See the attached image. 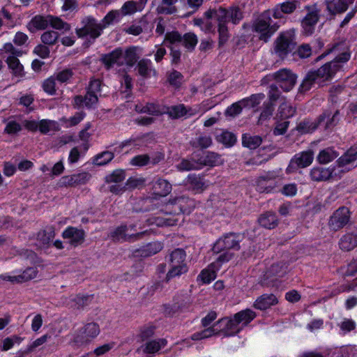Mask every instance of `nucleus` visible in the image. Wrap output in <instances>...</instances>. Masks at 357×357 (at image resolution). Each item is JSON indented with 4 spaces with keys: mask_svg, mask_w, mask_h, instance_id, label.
Wrapping results in <instances>:
<instances>
[{
    "mask_svg": "<svg viewBox=\"0 0 357 357\" xmlns=\"http://www.w3.org/2000/svg\"><path fill=\"white\" fill-rule=\"evenodd\" d=\"M314 84H318V82H317L314 75L310 72L301 84L299 91L301 93H305L311 89Z\"/></svg>",
    "mask_w": 357,
    "mask_h": 357,
    "instance_id": "obj_54",
    "label": "nucleus"
},
{
    "mask_svg": "<svg viewBox=\"0 0 357 357\" xmlns=\"http://www.w3.org/2000/svg\"><path fill=\"white\" fill-rule=\"evenodd\" d=\"M151 161V158L149 155L143 154L135 156L130 160V164L132 166L143 167L148 165Z\"/></svg>",
    "mask_w": 357,
    "mask_h": 357,
    "instance_id": "obj_59",
    "label": "nucleus"
},
{
    "mask_svg": "<svg viewBox=\"0 0 357 357\" xmlns=\"http://www.w3.org/2000/svg\"><path fill=\"white\" fill-rule=\"evenodd\" d=\"M171 268L167 272L165 278V281L169 282L171 279L179 276L183 273H185L188 271L186 265L181 266H170Z\"/></svg>",
    "mask_w": 357,
    "mask_h": 357,
    "instance_id": "obj_45",
    "label": "nucleus"
},
{
    "mask_svg": "<svg viewBox=\"0 0 357 357\" xmlns=\"http://www.w3.org/2000/svg\"><path fill=\"white\" fill-rule=\"evenodd\" d=\"M234 317V321L238 324L240 323H243L245 325H247L252 319H255L256 317V313L250 309H246L235 314Z\"/></svg>",
    "mask_w": 357,
    "mask_h": 357,
    "instance_id": "obj_33",
    "label": "nucleus"
},
{
    "mask_svg": "<svg viewBox=\"0 0 357 357\" xmlns=\"http://www.w3.org/2000/svg\"><path fill=\"white\" fill-rule=\"evenodd\" d=\"M337 157V153L332 149L328 148L321 151L317 155L320 164H327Z\"/></svg>",
    "mask_w": 357,
    "mask_h": 357,
    "instance_id": "obj_37",
    "label": "nucleus"
},
{
    "mask_svg": "<svg viewBox=\"0 0 357 357\" xmlns=\"http://www.w3.org/2000/svg\"><path fill=\"white\" fill-rule=\"evenodd\" d=\"M197 42V37L193 33H187L183 36V45L187 49L193 50Z\"/></svg>",
    "mask_w": 357,
    "mask_h": 357,
    "instance_id": "obj_57",
    "label": "nucleus"
},
{
    "mask_svg": "<svg viewBox=\"0 0 357 357\" xmlns=\"http://www.w3.org/2000/svg\"><path fill=\"white\" fill-rule=\"evenodd\" d=\"M296 54L301 59L308 58L312 54L311 47L307 44H303L298 47Z\"/></svg>",
    "mask_w": 357,
    "mask_h": 357,
    "instance_id": "obj_64",
    "label": "nucleus"
},
{
    "mask_svg": "<svg viewBox=\"0 0 357 357\" xmlns=\"http://www.w3.org/2000/svg\"><path fill=\"white\" fill-rule=\"evenodd\" d=\"M83 27L77 29L76 33L79 38L89 36L93 40L98 38L104 29V26L92 17H87L82 21Z\"/></svg>",
    "mask_w": 357,
    "mask_h": 357,
    "instance_id": "obj_5",
    "label": "nucleus"
},
{
    "mask_svg": "<svg viewBox=\"0 0 357 357\" xmlns=\"http://www.w3.org/2000/svg\"><path fill=\"white\" fill-rule=\"evenodd\" d=\"M59 38V33L54 31H47L40 37L42 42L45 45H52Z\"/></svg>",
    "mask_w": 357,
    "mask_h": 357,
    "instance_id": "obj_53",
    "label": "nucleus"
},
{
    "mask_svg": "<svg viewBox=\"0 0 357 357\" xmlns=\"http://www.w3.org/2000/svg\"><path fill=\"white\" fill-rule=\"evenodd\" d=\"M177 2V0H162V6L158 7L159 13L172 14L176 12V9L174 6H171Z\"/></svg>",
    "mask_w": 357,
    "mask_h": 357,
    "instance_id": "obj_50",
    "label": "nucleus"
},
{
    "mask_svg": "<svg viewBox=\"0 0 357 357\" xmlns=\"http://www.w3.org/2000/svg\"><path fill=\"white\" fill-rule=\"evenodd\" d=\"M148 234L147 231L130 233L129 228L126 225L120 226L110 233L109 237L113 241H119L123 240L126 241H135L142 238Z\"/></svg>",
    "mask_w": 357,
    "mask_h": 357,
    "instance_id": "obj_8",
    "label": "nucleus"
},
{
    "mask_svg": "<svg viewBox=\"0 0 357 357\" xmlns=\"http://www.w3.org/2000/svg\"><path fill=\"white\" fill-rule=\"evenodd\" d=\"M194 206V201L183 196L172 199L167 204V208H172V211L175 214L189 213Z\"/></svg>",
    "mask_w": 357,
    "mask_h": 357,
    "instance_id": "obj_12",
    "label": "nucleus"
},
{
    "mask_svg": "<svg viewBox=\"0 0 357 357\" xmlns=\"http://www.w3.org/2000/svg\"><path fill=\"white\" fill-rule=\"evenodd\" d=\"M270 18H257L252 24V30L259 34L261 40L267 42L271 36L277 31L278 26L270 24Z\"/></svg>",
    "mask_w": 357,
    "mask_h": 357,
    "instance_id": "obj_7",
    "label": "nucleus"
},
{
    "mask_svg": "<svg viewBox=\"0 0 357 357\" xmlns=\"http://www.w3.org/2000/svg\"><path fill=\"white\" fill-rule=\"evenodd\" d=\"M125 184L127 190H132L136 188H140L144 186L145 178L142 177H130L127 180Z\"/></svg>",
    "mask_w": 357,
    "mask_h": 357,
    "instance_id": "obj_51",
    "label": "nucleus"
},
{
    "mask_svg": "<svg viewBox=\"0 0 357 357\" xmlns=\"http://www.w3.org/2000/svg\"><path fill=\"white\" fill-rule=\"evenodd\" d=\"M262 138L259 135H251L250 134H243L242 135V144L244 147L250 149H255L262 143Z\"/></svg>",
    "mask_w": 357,
    "mask_h": 357,
    "instance_id": "obj_29",
    "label": "nucleus"
},
{
    "mask_svg": "<svg viewBox=\"0 0 357 357\" xmlns=\"http://www.w3.org/2000/svg\"><path fill=\"white\" fill-rule=\"evenodd\" d=\"M49 24L54 29L58 30L69 31L70 26L68 23L63 22L61 18L49 15Z\"/></svg>",
    "mask_w": 357,
    "mask_h": 357,
    "instance_id": "obj_44",
    "label": "nucleus"
},
{
    "mask_svg": "<svg viewBox=\"0 0 357 357\" xmlns=\"http://www.w3.org/2000/svg\"><path fill=\"white\" fill-rule=\"evenodd\" d=\"M287 266L283 262H275L264 273L260 283L265 287H274L277 284L278 278L287 273Z\"/></svg>",
    "mask_w": 357,
    "mask_h": 357,
    "instance_id": "obj_3",
    "label": "nucleus"
},
{
    "mask_svg": "<svg viewBox=\"0 0 357 357\" xmlns=\"http://www.w3.org/2000/svg\"><path fill=\"white\" fill-rule=\"evenodd\" d=\"M271 179V177L268 176L258 177L255 181L256 190L261 193H270L275 188L274 185L268 183Z\"/></svg>",
    "mask_w": 357,
    "mask_h": 357,
    "instance_id": "obj_31",
    "label": "nucleus"
},
{
    "mask_svg": "<svg viewBox=\"0 0 357 357\" xmlns=\"http://www.w3.org/2000/svg\"><path fill=\"white\" fill-rule=\"evenodd\" d=\"M296 36L294 29L281 32L273 43V52L281 59H284L296 47Z\"/></svg>",
    "mask_w": 357,
    "mask_h": 357,
    "instance_id": "obj_2",
    "label": "nucleus"
},
{
    "mask_svg": "<svg viewBox=\"0 0 357 357\" xmlns=\"http://www.w3.org/2000/svg\"><path fill=\"white\" fill-rule=\"evenodd\" d=\"M333 170L330 168L315 167L310 170V176L313 181H326L332 177Z\"/></svg>",
    "mask_w": 357,
    "mask_h": 357,
    "instance_id": "obj_17",
    "label": "nucleus"
},
{
    "mask_svg": "<svg viewBox=\"0 0 357 357\" xmlns=\"http://www.w3.org/2000/svg\"><path fill=\"white\" fill-rule=\"evenodd\" d=\"M314 160V153L312 150L301 152L296 154L291 160L287 168L288 173H291L297 168H305L310 166Z\"/></svg>",
    "mask_w": 357,
    "mask_h": 357,
    "instance_id": "obj_10",
    "label": "nucleus"
},
{
    "mask_svg": "<svg viewBox=\"0 0 357 357\" xmlns=\"http://www.w3.org/2000/svg\"><path fill=\"white\" fill-rule=\"evenodd\" d=\"M162 248V245L161 243L155 241L148 243L139 250H137V252H139L142 257H146L158 253Z\"/></svg>",
    "mask_w": 357,
    "mask_h": 357,
    "instance_id": "obj_32",
    "label": "nucleus"
},
{
    "mask_svg": "<svg viewBox=\"0 0 357 357\" xmlns=\"http://www.w3.org/2000/svg\"><path fill=\"white\" fill-rule=\"evenodd\" d=\"M135 109L138 112L147 113L152 115H159L162 114L159 107L153 103H147L145 106L137 105Z\"/></svg>",
    "mask_w": 357,
    "mask_h": 357,
    "instance_id": "obj_42",
    "label": "nucleus"
},
{
    "mask_svg": "<svg viewBox=\"0 0 357 357\" xmlns=\"http://www.w3.org/2000/svg\"><path fill=\"white\" fill-rule=\"evenodd\" d=\"M350 58V53L344 51L337 56L333 61L328 62L321 66L319 69L312 71L319 85H321L325 82L330 80L334 75L340 70L341 66L340 63L347 62Z\"/></svg>",
    "mask_w": 357,
    "mask_h": 357,
    "instance_id": "obj_1",
    "label": "nucleus"
},
{
    "mask_svg": "<svg viewBox=\"0 0 357 357\" xmlns=\"http://www.w3.org/2000/svg\"><path fill=\"white\" fill-rule=\"evenodd\" d=\"M139 48L137 47H130L127 48L123 54V59L126 63L129 66H132L139 59L138 52Z\"/></svg>",
    "mask_w": 357,
    "mask_h": 357,
    "instance_id": "obj_36",
    "label": "nucleus"
},
{
    "mask_svg": "<svg viewBox=\"0 0 357 357\" xmlns=\"http://www.w3.org/2000/svg\"><path fill=\"white\" fill-rule=\"evenodd\" d=\"M38 129L41 133L46 134L50 131L59 130V126L54 121L44 119L39 122Z\"/></svg>",
    "mask_w": 357,
    "mask_h": 357,
    "instance_id": "obj_39",
    "label": "nucleus"
},
{
    "mask_svg": "<svg viewBox=\"0 0 357 357\" xmlns=\"http://www.w3.org/2000/svg\"><path fill=\"white\" fill-rule=\"evenodd\" d=\"M348 8L347 3L343 0H333L327 2V9L331 14L341 13Z\"/></svg>",
    "mask_w": 357,
    "mask_h": 357,
    "instance_id": "obj_35",
    "label": "nucleus"
},
{
    "mask_svg": "<svg viewBox=\"0 0 357 357\" xmlns=\"http://www.w3.org/2000/svg\"><path fill=\"white\" fill-rule=\"evenodd\" d=\"M228 15L234 24H237L243 18V13L238 7L231 8L228 11Z\"/></svg>",
    "mask_w": 357,
    "mask_h": 357,
    "instance_id": "obj_63",
    "label": "nucleus"
},
{
    "mask_svg": "<svg viewBox=\"0 0 357 357\" xmlns=\"http://www.w3.org/2000/svg\"><path fill=\"white\" fill-rule=\"evenodd\" d=\"M190 144L193 148L204 149L212 144V139L210 135H199L192 139Z\"/></svg>",
    "mask_w": 357,
    "mask_h": 357,
    "instance_id": "obj_30",
    "label": "nucleus"
},
{
    "mask_svg": "<svg viewBox=\"0 0 357 357\" xmlns=\"http://www.w3.org/2000/svg\"><path fill=\"white\" fill-rule=\"evenodd\" d=\"M167 343V340L163 338L149 341L144 345L143 351L146 354H155L164 347Z\"/></svg>",
    "mask_w": 357,
    "mask_h": 357,
    "instance_id": "obj_26",
    "label": "nucleus"
},
{
    "mask_svg": "<svg viewBox=\"0 0 357 357\" xmlns=\"http://www.w3.org/2000/svg\"><path fill=\"white\" fill-rule=\"evenodd\" d=\"M326 114L320 116L319 119L316 121H310L304 120L300 122L296 126V130L301 134H305L314 130L319 126L321 121L325 119Z\"/></svg>",
    "mask_w": 357,
    "mask_h": 357,
    "instance_id": "obj_25",
    "label": "nucleus"
},
{
    "mask_svg": "<svg viewBox=\"0 0 357 357\" xmlns=\"http://www.w3.org/2000/svg\"><path fill=\"white\" fill-rule=\"evenodd\" d=\"M258 222L265 229H273L278 225V219L275 213L266 211L260 215Z\"/></svg>",
    "mask_w": 357,
    "mask_h": 357,
    "instance_id": "obj_18",
    "label": "nucleus"
},
{
    "mask_svg": "<svg viewBox=\"0 0 357 357\" xmlns=\"http://www.w3.org/2000/svg\"><path fill=\"white\" fill-rule=\"evenodd\" d=\"M350 211L347 207H340L331 217L328 226L333 231L343 228L349 221Z\"/></svg>",
    "mask_w": 357,
    "mask_h": 357,
    "instance_id": "obj_9",
    "label": "nucleus"
},
{
    "mask_svg": "<svg viewBox=\"0 0 357 357\" xmlns=\"http://www.w3.org/2000/svg\"><path fill=\"white\" fill-rule=\"evenodd\" d=\"M125 178L126 174L124 171L121 169H116L106 177V182L108 183H114L117 184L122 182Z\"/></svg>",
    "mask_w": 357,
    "mask_h": 357,
    "instance_id": "obj_55",
    "label": "nucleus"
},
{
    "mask_svg": "<svg viewBox=\"0 0 357 357\" xmlns=\"http://www.w3.org/2000/svg\"><path fill=\"white\" fill-rule=\"evenodd\" d=\"M166 112L172 119H178L184 116L187 111L183 105H178L167 107Z\"/></svg>",
    "mask_w": 357,
    "mask_h": 357,
    "instance_id": "obj_48",
    "label": "nucleus"
},
{
    "mask_svg": "<svg viewBox=\"0 0 357 357\" xmlns=\"http://www.w3.org/2000/svg\"><path fill=\"white\" fill-rule=\"evenodd\" d=\"M217 139L228 147L232 146L236 141L235 135L228 131L222 132L221 135L217 137Z\"/></svg>",
    "mask_w": 357,
    "mask_h": 357,
    "instance_id": "obj_47",
    "label": "nucleus"
},
{
    "mask_svg": "<svg viewBox=\"0 0 357 357\" xmlns=\"http://www.w3.org/2000/svg\"><path fill=\"white\" fill-rule=\"evenodd\" d=\"M188 183L190 188L197 193H201L206 188V185L204 179L201 176L195 174L188 176Z\"/></svg>",
    "mask_w": 357,
    "mask_h": 357,
    "instance_id": "obj_27",
    "label": "nucleus"
},
{
    "mask_svg": "<svg viewBox=\"0 0 357 357\" xmlns=\"http://www.w3.org/2000/svg\"><path fill=\"white\" fill-rule=\"evenodd\" d=\"M183 75L180 72L173 70L168 74L167 80L170 85L178 89L181 86Z\"/></svg>",
    "mask_w": 357,
    "mask_h": 357,
    "instance_id": "obj_52",
    "label": "nucleus"
},
{
    "mask_svg": "<svg viewBox=\"0 0 357 357\" xmlns=\"http://www.w3.org/2000/svg\"><path fill=\"white\" fill-rule=\"evenodd\" d=\"M185 252L182 249H176L170 255V266L186 265L185 264Z\"/></svg>",
    "mask_w": 357,
    "mask_h": 357,
    "instance_id": "obj_38",
    "label": "nucleus"
},
{
    "mask_svg": "<svg viewBox=\"0 0 357 357\" xmlns=\"http://www.w3.org/2000/svg\"><path fill=\"white\" fill-rule=\"evenodd\" d=\"M49 338H50V336L47 334H46V335H44L41 336L40 337L36 339L28 347L25 353L29 354V353L33 351L37 347L45 344ZM24 354V352H20V353H19V355L17 357H23Z\"/></svg>",
    "mask_w": 357,
    "mask_h": 357,
    "instance_id": "obj_49",
    "label": "nucleus"
},
{
    "mask_svg": "<svg viewBox=\"0 0 357 357\" xmlns=\"http://www.w3.org/2000/svg\"><path fill=\"white\" fill-rule=\"evenodd\" d=\"M296 78V75L290 70L283 68L266 77L265 79H267L268 81H275L284 91L288 92L295 86Z\"/></svg>",
    "mask_w": 357,
    "mask_h": 357,
    "instance_id": "obj_4",
    "label": "nucleus"
},
{
    "mask_svg": "<svg viewBox=\"0 0 357 357\" xmlns=\"http://www.w3.org/2000/svg\"><path fill=\"white\" fill-rule=\"evenodd\" d=\"M278 303V299L274 294H263L255 302L254 307L260 310H264Z\"/></svg>",
    "mask_w": 357,
    "mask_h": 357,
    "instance_id": "obj_22",
    "label": "nucleus"
},
{
    "mask_svg": "<svg viewBox=\"0 0 357 357\" xmlns=\"http://www.w3.org/2000/svg\"><path fill=\"white\" fill-rule=\"evenodd\" d=\"M62 236L64 239L68 240L70 245L77 247L84 243L85 239V231L82 229L68 227L63 231Z\"/></svg>",
    "mask_w": 357,
    "mask_h": 357,
    "instance_id": "obj_13",
    "label": "nucleus"
},
{
    "mask_svg": "<svg viewBox=\"0 0 357 357\" xmlns=\"http://www.w3.org/2000/svg\"><path fill=\"white\" fill-rule=\"evenodd\" d=\"M263 93L252 95L250 98L241 100V103L245 107H255L264 98Z\"/></svg>",
    "mask_w": 357,
    "mask_h": 357,
    "instance_id": "obj_46",
    "label": "nucleus"
},
{
    "mask_svg": "<svg viewBox=\"0 0 357 357\" xmlns=\"http://www.w3.org/2000/svg\"><path fill=\"white\" fill-rule=\"evenodd\" d=\"M123 56V51L120 48L114 50L109 54H105L102 61L107 68H111L114 63H117L119 66L123 64V61L121 60Z\"/></svg>",
    "mask_w": 357,
    "mask_h": 357,
    "instance_id": "obj_20",
    "label": "nucleus"
},
{
    "mask_svg": "<svg viewBox=\"0 0 357 357\" xmlns=\"http://www.w3.org/2000/svg\"><path fill=\"white\" fill-rule=\"evenodd\" d=\"M240 241L239 236L234 233H229L220 238L214 248L217 247L222 250H238L241 248Z\"/></svg>",
    "mask_w": 357,
    "mask_h": 357,
    "instance_id": "obj_14",
    "label": "nucleus"
},
{
    "mask_svg": "<svg viewBox=\"0 0 357 357\" xmlns=\"http://www.w3.org/2000/svg\"><path fill=\"white\" fill-rule=\"evenodd\" d=\"M319 20V15L316 12H311L308 13L302 21V26L304 32L307 35L312 34L314 26Z\"/></svg>",
    "mask_w": 357,
    "mask_h": 357,
    "instance_id": "obj_24",
    "label": "nucleus"
},
{
    "mask_svg": "<svg viewBox=\"0 0 357 357\" xmlns=\"http://www.w3.org/2000/svg\"><path fill=\"white\" fill-rule=\"evenodd\" d=\"M152 190L155 195L165 197L171 192L172 185L167 180L159 178L153 183Z\"/></svg>",
    "mask_w": 357,
    "mask_h": 357,
    "instance_id": "obj_21",
    "label": "nucleus"
},
{
    "mask_svg": "<svg viewBox=\"0 0 357 357\" xmlns=\"http://www.w3.org/2000/svg\"><path fill=\"white\" fill-rule=\"evenodd\" d=\"M137 10V3L134 1H126L119 10L121 15L134 14Z\"/></svg>",
    "mask_w": 357,
    "mask_h": 357,
    "instance_id": "obj_56",
    "label": "nucleus"
},
{
    "mask_svg": "<svg viewBox=\"0 0 357 357\" xmlns=\"http://www.w3.org/2000/svg\"><path fill=\"white\" fill-rule=\"evenodd\" d=\"M22 341V338L17 335L6 337L3 340L1 350L3 351H8L11 349L15 343L20 344Z\"/></svg>",
    "mask_w": 357,
    "mask_h": 357,
    "instance_id": "obj_58",
    "label": "nucleus"
},
{
    "mask_svg": "<svg viewBox=\"0 0 357 357\" xmlns=\"http://www.w3.org/2000/svg\"><path fill=\"white\" fill-rule=\"evenodd\" d=\"M18 56H8L6 62L14 75L22 77L24 75V67L17 59Z\"/></svg>",
    "mask_w": 357,
    "mask_h": 357,
    "instance_id": "obj_28",
    "label": "nucleus"
},
{
    "mask_svg": "<svg viewBox=\"0 0 357 357\" xmlns=\"http://www.w3.org/2000/svg\"><path fill=\"white\" fill-rule=\"evenodd\" d=\"M49 15H36L27 24V29L33 33L36 30L45 29L49 25Z\"/></svg>",
    "mask_w": 357,
    "mask_h": 357,
    "instance_id": "obj_23",
    "label": "nucleus"
},
{
    "mask_svg": "<svg viewBox=\"0 0 357 357\" xmlns=\"http://www.w3.org/2000/svg\"><path fill=\"white\" fill-rule=\"evenodd\" d=\"M215 268H217L215 264L212 263L207 268L202 271L199 278L204 283H209L216 278Z\"/></svg>",
    "mask_w": 357,
    "mask_h": 357,
    "instance_id": "obj_41",
    "label": "nucleus"
},
{
    "mask_svg": "<svg viewBox=\"0 0 357 357\" xmlns=\"http://www.w3.org/2000/svg\"><path fill=\"white\" fill-rule=\"evenodd\" d=\"M55 236L54 228L47 227L38 231L36 240L40 247H47Z\"/></svg>",
    "mask_w": 357,
    "mask_h": 357,
    "instance_id": "obj_16",
    "label": "nucleus"
},
{
    "mask_svg": "<svg viewBox=\"0 0 357 357\" xmlns=\"http://www.w3.org/2000/svg\"><path fill=\"white\" fill-rule=\"evenodd\" d=\"M113 158V153L109 151H105L96 156V163L98 165H104L111 161Z\"/></svg>",
    "mask_w": 357,
    "mask_h": 357,
    "instance_id": "obj_62",
    "label": "nucleus"
},
{
    "mask_svg": "<svg viewBox=\"0 0 357 357\" xmlns=\"http://www.w3.org/2000/svg\"><path fill=\"white\" fill-rule=\"evenodd\" d=\"M356 159L357 149H350L338 159L337 162L339 166L343 167L354 162Z\"/></svg>",
    "mask_w": 357,
    "mask_h": 357,
    "instance_id": "obj_40",
    "label": "nucleus"
},
{
    "mask_svg": "<svg viewBox=\"0 0 357 357\" xmlns=\"http://www.w3.org/2000/svg\"><path fill=\"white\" fill-rule=\"evenodd\" d=\"M151 61L148 59H142L138 61L136 68L137 69L138 74L144 77H149L151 73H155V70L151 68Z\"/></svg>",
    "mask_w": 357,
    "mask_h": 357,
    "instance_id": "obj_34",
    "label": "nucleus"
},
{
    "mask_svg": "<svg viewBox=\"0 0 357 357\" xmlns=\"http://www.w3.org/2000/svg\"><path fill=\"white\" fill-rule=\"evenodd\" d=\"M197 164L199 165L200 167L203 166H219L224 164V160L220 154L208 151L197 159Z\"/></svg>",
    "mask_w": 357,
    "mask_h": 357,
    "instance_id": "obj_15",
    "label": "nucleus"
},
{
    "mask_svg": "<svg viewBox=\"0 0 357 357\" xmlns=\"http://www.w3.org/2000/svg\"><path fill=\"white\" fill-rule=\"evenodd\" d=\"M99 333V326L96 323H88L75 334L73 342L77 345L86 344L95 338Z\"/></svg>",
    "mask_w": 357,
    "mask_h": 357,
    "instance_id": "obj_6",
    "label": "nucleus"
},
{
    "mask_svg": "<svg viewBox=\"0 0 357 357\" xmlns=\"http://www.w3.org/2000/svg\"><path fill=\"white\" fill-rule=\"evenodd\" d=\"M90 178V174L84 172L64 176L61 178L59 183L61 187L77 188L86 184Z\"/></svg>",
    "mask_w": 357,
    "mask_h": 357,
    "instance_id": "obj_11",
    "label": "nucleus"
},
{
    "mask_svg": "<svg viewBox=\"0 0 357 357\" xmlns=\"http://www.w3.org/2000/svg\"><path fill=\"white\" fill-rule=\"evenodd\" d=\"M121 15L119 10H111L109 12L100 22L102 25L104 26V29L111 24L114 20L119 19Z\"/></svg>",
    "mask_w": 357,
    "mask_h": 357,
    "instance_id": "obj_60",
    "label": "nucleus"
},
{
    "mask_svg": "<svg viewBox=\"0 0 357 357\" xmlns=\"http://www.w3.org/2000/svg\"><path fill=\"white\" fill-rule=\"evenodd\" d=\"M219 46L225 45L229 39L228 29L225 24H218Z\"/></svg>",
    "mask_w": 357,
    "mask_h": 357,
    "instance_id": "obj_61",
    "label": "nucleus"
},
{
    "mask_svg": "<svg viewBox=\"0 0 357 357\" xmlns=\"http://www.w3.org/2000/svg\"><path fill=\"white\" fill-rule=\"evenodd\" d=\"M295 112L296 109L290 104L284 102L280 105L278 115L280 118L285 119L292 116Z\"/></svg>",
    "mask_w": 357,
    "mask_h": 357,
    "instance_id": "obj_43",
    "label": "nucleus"
},
{
    "mask_svg": "<svg viewBox=\"0 0 357 357\" xmlns=\"http://www.w3.org/2000/svg\"><path fill=\"white\" fill-rule=\"evenodd\" d=\"M340 248L344 252H349L357 247V234L347 233L339 241Z\"/></svg>",
    "mask_w": 357,
    "mask_h": 357,
    "instance_id": "obj_19",
    "label": "nucleus"
}]
</instances>
